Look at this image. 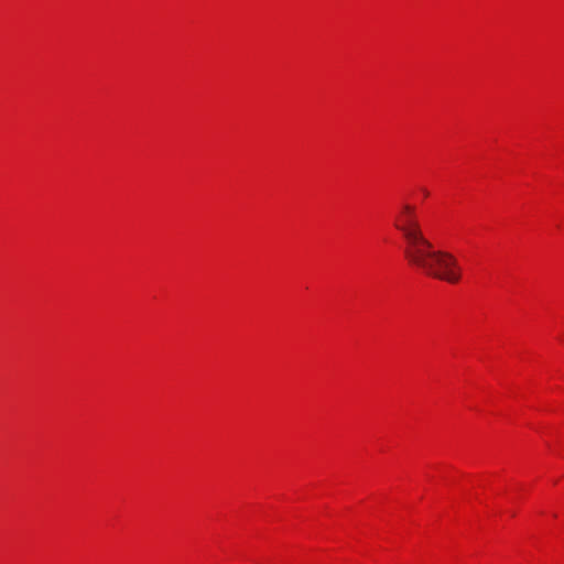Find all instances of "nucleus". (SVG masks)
<instances>
[{
    "mask_svg": "<svg viewBox=\"0 0 564 564\" xmlns=\"http://www.w3.org/2000/svg\"><path fill=\"white\" fill-rule=\"evenodd\" d=\"M393 226L405 242L404 256L409 263L427 276L455 284L462 278L456 258L446 251L434 249L423 234L416 209L403 204L397 213Z\"/></svg>",
    "mask_w": 564,
    "mask_h": 564,
    "instance_id": "nucleus-1",
    "label": "nucleus"
}]
</instances>
